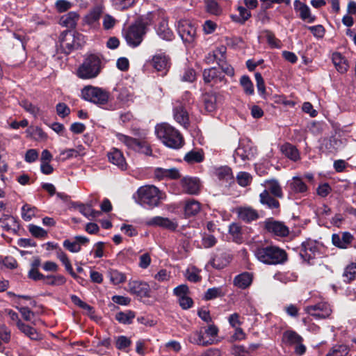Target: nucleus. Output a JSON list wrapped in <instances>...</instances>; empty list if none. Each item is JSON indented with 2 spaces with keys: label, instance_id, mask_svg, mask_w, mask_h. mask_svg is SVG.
Wrapping results in <instances>:
<instances>
[{
  "label": "nucleus",
  "instance_id": "obj_18",
  "mask_svg": "<svg viewBox=\"0 0 356 356\" xmlns=\"http://www.w3.org/2000/svg\"><path fill=\"white\" fill-rule=\"evenodd\" d=\"M152 67L158 72H162L165 74L170 68V58L164 53L156 54L151 61Z\"/></svg>",
  "mask_w": 356,
  "mask_h": 356
},
{
  "label": "nucleus",
  "instance_id": "obj_53",
  "mask_svg": "<svg viewBox=\"0 0 356 356\" xmlns=\"http://www.w3.org/2000/svg\"><path fill=\"white\" fill-rule=\"evenodd\" d=\"M239 15L238 17H233L236 22L243 24L245 21H247L251 16V13L248 9V8H244L241 6H238L237 8Z\"/></svg>",
  "mask_w": 356,
  "mask_h": 356
},
{
  "label": "nucleus",
  "instance_id": "obj_25",
  "mask_svg": "<svg viewBox=\"0 0 356 356\" xmlns=\"http://www.w3.org/2000/svg\"><path fill=\"white\" fill-rule=\"evenodd\" d=\"M60 47L65 54H69L74 49H77L74 43V38L68 31L63 32L60 38Z\"/></svg>",
  "mask_w": 356,
  "mask_h": 356
},
{
  "label": "nucleus",
  "instance_id": "obj_34",
  "mask_svg": "<svg viewBox=\"0 0 356 356\" xmlns=\"http://www.w3.org/2000/svg\"><path fill=\"white\" fill-rule=\"evenodd\" d=\"M201 210L200 203L195 200L187 201L184 206V214L187 217L197 215Z\"/></svg>",
  "mask_w": 356,
  "mask_h": 356
},
{
  "label": "nucleus",
  "instance_id": "obj_2",
  "mask_svg": "<svg viewBox=\"0 0 356 356\" xmlns=\"http://www.w3.org/2000/svg\"><path fill=\"white\" fill-rule=\"evenodd\" d=\"M256 258L268 265L284 264L287 260L286 252L275 245L259 246L254 250Z\"/></svg>",
  "mask_w": 356,
  "mask_h": 356
},
{
  "label": "nucleus",
  "instance_id": "obj_20",
  "mask_svg": "<svg viewBox=\"0 0 356 356\" xmlns=\"http://www.w3.org/2000/svg\"><path fill=\"white\" fill-rule=\"evenodd\" d=\"M213 175L222 184H229L234 180L232 170L227 165L214 167Z\"/></svg>",
  "mask_w": 356,
  "mask_h": 356
},
{
  "label": "nucleus",
  "instance_id": "obj_50",
  "mask_svg": "<svg viewBox=\"0 0 356 356\" xmlns=\"http://www.w3.org/2000/svg\"><path fill=\"white\" fill-rule=\"evenodd\" d=\"M20 106L33 116L36 118L40 114V108L33 105L31 102L28 100H22L19 103Z\"/></svg>",
  "mask_w": 356,
  "mask_h": 356
},
{
  "label": "nucleus",
  "instance_id": "obj_17",
  "mask_svg": "<svg viewBox=\"0 0 356 356\" xmlns=\"http://www.w3.org/2000/svg\"><path fill=\"white\" fill-rule=\"evenodd\" d=\"M129 288L131 293L135 294L140 298L150 296V287L145 282L139 280L131 281L129 283Z\"/></svg>",
  "mask_w": 356,
  "mask_h": 356
},
{
  "label": "nucleus",
  "instance_id": "obj_22",
  "mask_svg": "<svg viewBox=\"0 0 356 356\" xmlns=\"http://www.w3.org/2000/svg\"><path fill=\"white\" fill-rule=\"evenodd\" d=\"M203 329L204 327H201L200 330L192 332L188 337L189 342L204 347L211 345L212 341L211 339H207Z\"/></svg>",
  "mask_w": 356,
  "mask_h": 356
},
{
  "label": "nucleus",
  "instance_id": "obj_64",
  "mask_svg": "<svg viewBox=\"0 0 356 356\" xmlns=\"http://www.w3.org/2000/svg\"><path fill=\"white\" fill-rule=\"evenodd\" d=\"M229 232L232 235L236 241H239L241 238V227L236 223H232L229 225Z\"/></svg>",
  "mask_w": 356,
  "mask_h": 356
},
{
  "label": "nucleus",
  "instance_id": "obj_37",
  "mask_svg": "<svg viewBox=\"0 0 356 356\" xmlns=\"http://www.w3.org/2000/svg\"><path fill=\"white\" fill-rule=\"evenodd\" d=\"M226 52V49L224 47L218 48L211 52H209L204 58L205 62L207 64H211L214 61L218 63L219 59L225 58V54Z\"/></svg>",
  "mask_w": 356,
  "mask_h": 356
},
{
  "label": "nucleus",
  "instance_id": "obj_32",
  "mask_svg": "<svg viewBox=\"0 0 356 356\" xmlns=\"http://www.w3.org/2000/svg\"><path fill=\"white\" fill-rule=\"evenodd\" d=\"M282 154L293 161H297L300 159L298 149L290 143H285L281 147Z\"/></svg>",
  "mask_w": 356,
  "mask_h": 356
},
{
  "label": "nucleus",
  "instance_id": "obj_31",
  "mask_svg": "<svg viewBox=\"0 0 356 356\" xmlns=\"http://www.w3.org/2000/svg\"><path fill=\"white\" fill-rule=\"evenodd\" d=\"M332 60L339 72L341 74L346 72L348 68V64L347 63V60L340 53H333L332 55Z\"/></svg>",
  "mask_w": 356,
  "mask_h": 356
},
{
  "label": "nucleus",
  "instance_id": "obj_28",
  "mask_svg": "<svg viewBox=\"0 0 356 356\" xmlns=\"http://www.w3.org/2000/svg\"><path fill=\"white\" fill-rule=\"evenodd\" d=\"M236 213L238 217L246 222H250L259 218L257 211L250 207H238L236 209Z\"/></svg>",
  "mask_w": 356,
  "mask_h": 356
},
{
  "label": "nucleus",
  "instance_id": "obj_56",
  "mask_svg": "<svg viewBox=\"0 0 356 356\" xmlns=\"http://www.w3.org/2000/svg\"><path fill=\"white\" fill-rule=\"evenodd\" d=\"M29 231L32 236L36 238H45L47 236V232L43 228L31 224L29 225Z\"/></svg>",
  "mask_w": 356,
  "mask_h": 356
},
{
  "label": "nucleus",
  "instance_id": "obj_26",
  "mask_svg": "<svg viewBox=\"0 0 356 356\" xmlns=\"http://www.w3.org/2000/svg\"><path fill=\"white\" fill-rule=\"evenodd\" d=\"M85 154V147L83 145H77L75 148L61 150L59 156L57 157L56 159L64 161L72 158L83 156Z\"/></svg>",
  "mask_w": 356,
  "mask_h": 356
},
{
  "label": "nucleus",
  "instance_id": "obj_11",
  "mask_svg": "<svg viewBox=\"0 0 356 356\" xmlns=\"http://www.w3.org/2000/svg\"><path fill=\"white\" fill-rule=\"evenodd\" d=\"M305 311L315 319H323L327 318L332 314V309L330 305L325 302H321L314 305L307 306Z\"/></svg>",
  "mask_w": 356,
  "mask_h": 356
},
{
  "label": "nucleus",
  "instance_id": "obj_61",
  "mask_svg": "<svg viewBox=\"0 0 356 356\" xmlns=\"http://www.w3.org/2000/svg\"><path fill=\"white\" fill-rule=\"evenodd\" d=\"M264 34H265V37L266 38V40L268 43V44L273 47V48H280V40H279L278 39H277L275 36V35L269 31H266L264 32Z\"/></svg>",
  "mask_w": 356,
  "mask_h": 356
},
{
  "label": "nucleus",
  "instance_id": "obj_16",
  "mask_svg": "<svg viewBox=\"0 0 356 356\" xmlns=\"http://www.w3.org/2000/svg\"><path fill=\"white\" fill-rule=\"evenodd\" d=\"M181 186L184 193L190 195H197L200 191L201 183L196 177H186L181 180Z\"/></svg>",
  "mask_w": 356,
  "mask_h": 356
},
{
  "label": "nucleus",
  "instance_id": "obj_63",
  "mask_svg": "<svg viewBox=\"0 0 356 356\" xmlns=\"http://www.w3.org/2000/svg\"><path fill=\"white\" fill-rule=\"evenodd\" d=\"M218 64L222 70V73L224 72L229 76H233L234 75V68L225 62V58L219 59Z\"/></svg>",
  "mask_w": 356,
  "mask_h": 356
},
{
  "label": "nucleus",
  "instance_id": "obj_39",
  "mask_svg": "<svg viewBox=\"0 0 356 356\" xmlns=\"http://www.w3.org/2000/svg\"><path fill=\"white\" fill-rule=\"evenodd\" d=\"M115 343L117 349L128 353L131 345V340L126 336L121 335L115 337Z\"/></svg>",
  "mask_w": 356,
  "mask_h": 356
},
{
  "label": "nucleus",
  "instance_id": "obj_58",
  "mask_svg": "<svg viewBox=\"0 0 356 356\" xmlns=\"http://www.w3.org/2000/svg\"><path fill=\"white\" fill-rule=\"evenodd\" d=\"M207 11L212 15H218L221 13V9L218 3L214 0H207L206 1Z\"/></svg>",
  "mask_w": 356,
  "mask_h": 356
},
{
  "label": "nucleus",
  "instance_id": "obj_59",
  "mask_svg": "<svg viewBox=\"0 0 356 356\" xmlns=\"http://www.w3.org/2000/svg\"><path fill=\"white\" fill-rule=\"evenodd\" d=\"M238 184L241 186H247L252 181L251 175L245 172H240L236 176Z\"/></svg>",
  "mask_w": 356,
  "mask_h": 356
},
{
  "label": "nucleus",
  "instance_id": "obj_52",
  "mask_svg": "<svg viewBox=\"0 0 356 356\" xmlns=\"http://www.w3.org/2000/svg\"><path fill=\"white\" fill-rule=\"evenodd\" d=\"M200 272L197 268L191 266L186 270V277L190 282H197L201 280Z\"/></svg>",
  "mask_w": 356,
  "mask_h": 356
},
{
  "label": "nucleus",
  "instance_id": "obj_47",
  "mask_svg": "<svg viewBox=\"0 0 356 356\" xmlns=\"http://www.w3.org/2000/svg\"><path fill=\"white\" fill-rule=\"evenodd\" d=\"M45 284L51 285V286H60L63 285L66 279L64 276L61 275H47L45 276L44 280H43Z\"/></svg>",
  "mask_w": 356,
  "mask_h": 356
},
{
  "label": "nucleus",
  "instance_id": "obj_5",
  "mask_svg": "<svg viewBox=\"0 0 356 356\" xmlns=\"http://www.w3.org/2000/svg\"><path fill=\"white\" fill-rule=\"evenodd\" d=\"M81 97L96 104H106L109 99V93L106 90L93 86H86L81 90Z\"/></svg>",
  "mask_w": 356,
  "mask_h": 356
},
{
  "label": "nucleus",
  "instance_id": "obj_40",
  "mask_svg": "<svg viewBox=\"0 0 356 356\" xmlns=\"http://www.w3.org/2000/svg\"><path fill=\"white\" fill-rule=\"evenodd\" d=\"M260 202L262 204L267 205L270 209H277L279 207V202L272 197L268 191H264L260 194Z\"/></svg>",
  "mask_w": 356,
  "mask_h": 356
},
{
  "label": "nucleus",
  "instance_id": "obj_48",
  "mask_svg": "<svg viewBox=\"0 0 356 356\" xmlns=\"http://www.w3.org/2000/svg\"><path fill=\"white\" fill-rule=\"evenodd\" d=\"M328 353L329 356H346L349 348L346 345L339 344L334 346Z\"/></svg>",
  "mask_w": 356,
  "mask_h": 356
},
{
  "label": "nucleus",
  "instance_id": "obj_10",
  "mask_svg": "<svg viewBox=\"0 0 356 356\" xmlns=\"http://www.w3.org/2000/svg\"><path fill=\"white\" fill-rule=\"evenodd\" d=\"M302 337L295 331L287 330L283 334L282 341L286 345L294 346L295 353L298 355H302L306 351V347L302 344Z\"/></svg>",
  "mask_w": 356,
  "mask_h": 356
},
{
  "label": "nucleus",
  "instance_id": "obj_13",
  "mask_svg": "<svg viewBox=\"0 0 356 356\" xmlns=\"http://www.w3.org/2000/svg\"><path fill=\"white\" fill-rule=\"evenodd\" d=\"M203 79L206 83H211L212 86H225L227 83V79L216 67H210L203 71Z\"/></svg>",
  "mask_w": 356,
  "mask_h": 356
},
{
  "label": "nucleus",
  "instance_id": "obj_45",
  "mask_svg": "<svg viewBox=\"0 0 356 356\" xmlns=\"http://www.w3.org/2000/svg\"><path fill=\"white\" fill-rule=\"evenodd\" d=\"M265 191H268V193H271L277 197H282L283 195L281 186L279 183L275 180L266 182V189Z\"/></svg>",
  "mask_w": 356,
  "mask_h": 356
},
{
  "label": "nucleus",
  "instance_id": "obj_36",
  "mask_svg": "<svg viewBox=\"0 0 356 356\" xmlns=\"http://www.w3.org/2000/svg\"><path fill=\"white\" fill-rule=\"evenodd\" d=\"M17 327L22 332H23L31 340L38 341L41 338L40 334L36 331V330L34 327H31L29 325L24 323L23 322L19 323V325Z\"/></svg>",
  "mask_w": 356,
  "mask_h": 356
},
{
  "label": "nucleus",
  "instance_id": "obj_51",
  "mask_svg": "<svg viewBox=\"0 0 356 356\" xmlns=\"http://www.w3.org/2000/svg\"><path fill=\"white\" fill-rule=\"evenodd\" d=\"M292 190L296 193H305L307 190V186L302 180L297 177H294L291 183Z\"/></svg>",
  "mask_w": 356,
  "mask_h": 356
},
{
  "label": "nucleus",
  "instance_id": "obj_12",
  "mask_svg": "<svg viewBox=\"0 0 356 356\" xmlns=\"http://www.w3.org/2000/svg\"><path fill=\"white\" fill-rule=\"evenodd\" d=\"M177 31L186 42H192L196 35L195 26L187 19H181L177 24Z\"/></svg>",
  "mask_w": 356,
  "mask_h": 356
},
{
  "label": "nucleus",
  "instance_id": "obj_6",
  "mask_svg": "<svg viewBox=\"0 0 356 356\" xmlns=\"http://www.w3.org/2000/svg\"><path fill=\"white\" fill-rule=\"evenodd\" d=\"M115 136L117 140L124 144L128 149L138 152L145 155H151L152 149L145 141H140L136 138L120 133H117Z\"/></svg>",
  "mask_w": 356,
  "mask_h": 356
},
{
  "label": "nucleus",
  "instance_id": "obj_41",
  "mask_svg": "<svg viewBox=\"0 0 356 356\" xmlns=\"http://www.w3.org/2000/svg\"><path fill=\"white\" fill-rule=\"evenodd\" d=\"M136 314L131 310L120 312L115 314V319L123 324H131L135 318Z\"/></svg>",
  "mask_w": 356,
  "mask_h": 356
},
{
  "label": "nucleus",
  "instance_id": "obj_24",
  "mask_svg": "<svg viewBox=\"0 0 356 356\" xmlns=\"http://www.w3.org/2000/svg\"><path fill=\"white\" fill-rule=\"evenodd\" d=\"M353 236L348 232H344L341 234H334L332 236V241L334 246L346 249L353 242Z\"/></svg>",
  "mask_w": 356,
  "mask_h": 356
},
{
  "label": "nucleus",
  "instance_id": "obj_38",
  "mask_svg": "<svg viewBox=\"0 0 356 356\" xmlns=\"http://www.w3.org/2000/svg\"><path fill=\"white\" fill-rule=\"evenodd\" d=\"M115 90L116 92H118V95L116 97L120 102L127 103L132 101L133 92L130 88L118 86Z\"/></svg>",
  "mask_w": 356,
  "mask_h": 356
},
{
  "label": "nucleus",
  "instance_id": "obj_7",
  "mask_svg": "<svg viewBox=\"0 0 356 356\" xmlns=\"http://www.w3.org/2000/svg\"><path fill=\"white\" fill-rule=\"evenodd\" d=\"M145 33V26L141 22H136L129 28L124 37L129 46L136 47L142 42Z\"/></svg>",
  "mask_w": 356,
  "mask_h": 356
},
{
  "label": "nucleus",
  "instance_id": "obj_49",
  "mask_svg": "<svg viewBox=\"0 0 356 356\" xmlns=\"http://www.w3.org/2000/svg\"><path fill=\"white\" fill-rule=\"evenodd\" d=\"M37 209L30 204H25L22 207V218L25 221H30L35 216Z\"/></svg>",
  "mask_w": 356,
  "mask_h": 356
},
{
  "label": "nucleus",
  "instance_id": "obj_57",
  "mask_svg": "<svg viewBox=\"0 0 356 356\" xmlns=\"http://www.w3.org/2000/svg\"><path fill=\"white\" fill-rule=\"evenodd\" d=\"M63 247L69 250L70 252L76 253L79 252L81 247L79 245L77 242L74 239H66L63 241Z\"/></svg>",
  "mask_w": 356,
  "mask_h": 356
},
{
  "label": "nucleus",
  "instance_id": "obj_35",
  "mask_svg": "<svg viewBox=\"0 0 356 356\" xmlns=\"http://www.w3.org/2000/svg\"><path fill=\"white\" fill-rule=\"evenodd\" d=\"M79 19V15L75 12H70L61 17L60 23L62 26L67 28L75 27Z\"/></svg>",
  "mask_w": 356,
  "mask_h": 356
},
{
  "label": "nucleus",
  "instance_id": "obj_21",
  "mask_svg": "<svg viewBox=\"0 0 356 356\" xmlns=\"http://www.w3.org/2000/svg\"><path fill=\"white\" fill-rule=\"evenodd\" d=\"M231 259L232 257L228 252L224 250H218L210 264L213 268L220 270L227 266Z\"/></svg>",
  "mask_w": 356,
  "mask_h": 356
},
{
  "label": "nucleus",
  "instance_id": "obj_43",
  "mask_svg": "<svg viewBox=\"0 0 356 356\" xmlns=\"http://www.w3.org/2000/svg\"><path fill=\"white\" fill-rule=\"evenodd\" d=\"M343 281L346 282H350L356 279V264H350L348 265L343 270L342 275Z\"/></svg>",
  "mask_w": 356,
  "mask_h": 356
},
{
  "label": "nucleus",
  "instance_id": "obj_30",
  "mask_svg": "<svg viewBox=\"0 0 356 356\" xmlns=\"http://www.w3.org/2000/svg\"><path fill=\"white\" fill-rule=\"evenodd\" d=\"M252 282V275L245 272L236 275L234 279V284L238 288L245 289L249 287Z\"/></svg>",
  "mask_w": 356,
  "mask_h": 356
},
{
  "label": "nucleus",
  "instance_id": "obj_42",
  "mask_svg": "<svg viewBox=\"0 0 356 356\" xmlns=\"http://www.w3.org/2000/svg\"><path fill=\"white\" fill-rule=\"evenodd\" d=\"M108 276L111 282L115 285L124 283L127 279L124 273L114 269H111L108 272Z\"/></svg>",
  "mask_w": 356,
  "mask_h": 356
},
{
  "label": "nucleus",
  "instance_id": "obj_54",
  "mask_svg": "<svg viewBox=\"0 0 356 356\" xmlns=\"http://www.w3.org/2000/svg\"><path fill=\"white\" fill-rule=\"evenodd\" d=\"M204 159L203 154L200 152L191 151L184 156V160L188 163H200Z\"/></svg>",
  "mask_w": 356,
  "mask_h": 356
},
{
  "label": "nucleus",
  "instance_id": "obj_60",
  "mask_svg": "<svg viewBox=\"0 0 356 356\" xmlns=\"http://www.w3.org/2000/svg\"><path fill=\"white\" fill-rule=\"evenodd\" d=\"M80 212L87 218H95L100 215V211L94 210L90 206H81Z\"/></svg>",
  "mask_w": 356,
  "mask_h": 356
},
{
  "label": "nucleus",
  "instance_id": "obj_23",
  "mask_svg": "<svg viewBox=\"0 0 356 356\" xmlns=\"http://www.w3.org/2000/svg\"><path fill=\"white\" fill-rule=\"evenodd\" d=\"M146 224L149 226H159L169 230H175L178 226L175 221L161 216L153 217L148 220Z\"/></svg>",
  "mask_w": 356,
  "mask_h": 356
},
{
  "label": "nucleus",
  "instance_id": "obj_19",
  "mask_svg": "<svg viewBox=\"0 0 356 356\" xmlns=\"http://www.w3.org/2000/svg\"><path fill=\"white\" fill-rule=\"evenodd\" d=\"M294 10L299 13L300 18L308 23H313L316 20V17L312 15L309 7L300 0H296L293 3Z\"/></svg>",
  "mask_w": 356,
  "mask_h": 356
},
{
  "label": "nucleus",
  "instance_id": "obj_8",
  "mask_svg": "<svg viewBox=\"0 0 356 356\" xmlns=\"http://www.w3.org/2000/svg\"><path fill=\"white\" fill-rule=\"evenodd\" d=\"M255 153V149L249 140H243L239 142L238 147L235 149L233 157L235 163L240 165L251 159Z\"/></svg>",
  "mask_w": 356,
  "mask_h": 356
},
{
  "label": "nucleus",
  "instance_id": "obj_9",
  "mask_svg": "<svg viewBox=\"0 0 356 356\" xmlns=\"http://www.w3.org/2000/svg\"><path fill=\"white\" fill-rule=\"evenodd\" d=\"M323 245L319 242L309 239L302 243L300 255L305 261L309 263L312 259L320 254Z\"/></svg>",
  "mask_w": 356,
  "mask_h": 356
},
{
  "label": "nucleus",
  "instance_id": "obj_62",
  "mask_svg": "<svg viewBox=\"0 0 356 356\" xmlns=\"http://www.w3.org/2000/svg\"><path fill=\"white\" fill-rule=\"evenodd\" d=\"M111 1L116 9L124 10L131 6L135 0H111Z\"/></svg>",
  "mask_w": 356,
  "mask_h": 356
},
{
  "label": "nucleus",
  "instance_id": "obj_3",
  "mask_svg": "<svg viewBox=\"0 0 356 356\" xmlns=\"http://www.w3.org/2000/svg\"><path fill=\"white\" fill-rule=\"evenodd\" d=\"M155 133L158 138L170 148L179 149L184 145V139L180 133L167 123L157 124Z\"/></svg>",
  "mask_w": 356,
  "mask_h": 356
},
{
  "label": "nucleus",
  "instance_id": "obj_29",
  "mask_svg": "<svg viewBox=\"0 0 356 356\" xmlns=\"http://www.w3.org/2000/svg\"><path fill=\"white\" fill-rule=\"evenodd\" d=\"M108 158L111 163L117 165L121 170L127 169V163L123 154L118 149H113L108 153Z\"/></svg>",
  "mask_w": 356,
  "mask_h": 356
},
{
  "label": "nucleus",
  "instance_id": "obj_46",
  "mask_svg": "<svg viewBox=\"0 0 356 356\" xmlns=\"http://www.w3.org/2000/svg\"><path fill=\"white\" fill-rule=\"evenodd\" d=\"M240 84L246 95H252L254 94V86L248 76H242L240 79Z\"/></svg>",
  "mask_w": 356,
  "mask_h": 356
},
{
  "label": "nucleus",
  "instance_id": "obj_44",
  "mask_svg": "<svg viewBox=\"0 0 356 356\" xmlns=\"http://www.w3.org/2000/svg\"><path fill=\"white\" fill-rule=\"evenodd\" d=\"M203 330L207 338V339H211L212 341L211 345L216 344L218 342V341L216 339L219 332L217 326L214 324H210L207 327H204Z\"/></svg>",
  "mask_w": 356,
  "mask_h": 356
},
{
  "label": "nucleus",
  "instance_id": "obj_55",
  "mask_svg": "<svg viewBox=\"0 0 356 356\" xmlns=\"http://www.w3.org/2000/svg\"><path fill=\"white\" fill-rule=\"evenodd\" d=\"M222 296H224V293L221 288L213 287L207 290L204 294V299L209 300Z\"/></svg>",
  "mask_w": 356,
  "mask_h": 356
},
{
  "label": "nucleus",
  "instance_id": "obj_1",
  "mask_svg": "<svg viewBox=\"0 0 356 356\" xmlns=\"http://www.w3.org/2000/svg\"><path fill=\"white\" fill-rule=\"evenodd\" d=\"M165 198V194L153 185L140 186L133 195V199L137 204L147 208L158 207Z\"/></svg>",
  "mask_w": 356,
  "mask_h": 356
},
{
  "label": "nucleus",
  "instance_id": "obj_27",
  "mask_svg": "<svg viewBox=\"0 0 356 356\" xmlns=\"http://www.w3.org/2000/svg\"><path fill=\"white\" fill-rule=\"evenodd\" d=\"M222 96L216 92L206 94L204 97V104L205 110L209 112L214 111L218 105L221 103Z\"/></svg>",
  "mask_w": 356,
  "mask_h": 356
},
{
  "label": "nucleus",
  "instance_id": "obj_15",
  "mask_svg": "<svg viewBox=\"0 0 356 356\" xmlns=\"http://www.w3.org/2000/svg\"><path fill=\"white\" fill-rule=\"evenodd\" d=\"M173 114L175 120L181 125L187 127L189 123V117L187 108H184L182 102L176 100L173 103Z\"/></svg>",
  "mask_w": 356,
  "mask_h": 356
},
{
  "label": "nucleus",
  "instance_id": "obj_4",
  "mask_svg": "<svg viewBox=\"0 0 356 356\" xmlns=\"http://www.w3.org/2000/svg\"><path fill=\"white\" fill-rule=\"evenodd\" d=\"M101 60L94 54L88 56L77 70V76L82 79L96 77L100 72Z\"/></svg>",
  "mask_w": 356,
  "mask_h": 356
},
{
  "label": "nucleus",
  "instance_id": "obj_33",
  "mask_svg": "<svg viewBox=\"0 0 356 356\" xmlns=\"http://www.w3.org/2000/svg\"><path fill=\"white\" fill-rule=\"evenodd\" d=\"M157 34L160 38L165 40H171L173 38L172 31L168 28L166 19H162L156 29Z\"/></svg>",
  "mask_w": 356,
  "mask_h": 356
},
{
  "label": "nucleus",
  "instance_id": "obj_14",
  "mask_svg": "<svg viewBox=\"0 0 356 356\" xmlns=\"http://www.w3.org/2000/svg\"><path fill=\"white\" fill-rule=\"evenodd\" d=\"M266 230L275 236L284 237L289 235V229L283 222L268 219L265 221Z\"/></svg>",
  "mask_w": 356,
  "mask_h": 356
}]
</instances>
